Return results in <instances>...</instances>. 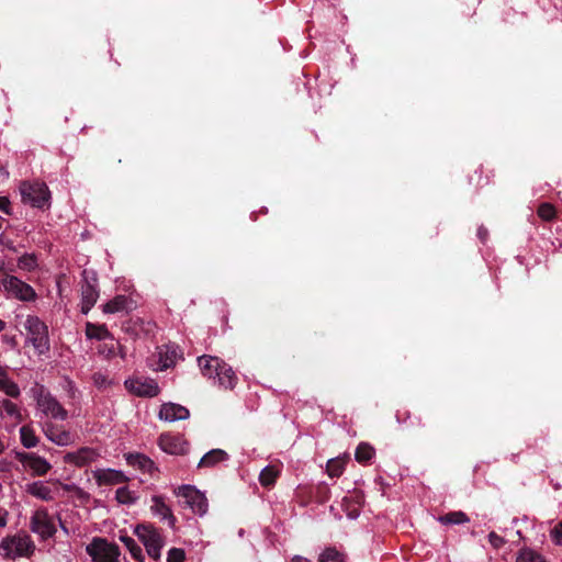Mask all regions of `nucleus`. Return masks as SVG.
I'll list each match as a JSON object with an SVG mask.
<instances>
[{
    "label": "nucleus",
    "instance_id": "1",
    "mask_svg": "<svg viewBox=\"0 0 562 562\" xmlns=\"http://www.w3.org/2000/svg\"><path fill=\"white\" fill-rule=\"evenodd\" d=\"M135 535L143 542L148 555L154 560L160 559V550L165 544V538L159 529L151 524H139L135 528Z\"/></svg>",
    "mask_w": 562,
    "mask_h": 562
},
{
    "label": "nucleus",
    "instance_id": "2",
    "mask_svg": "<svg viewBox=\"0 0 562 562\" xmlns=\"http://www.w3.org/2000/svg\"><path fill=\"white\" fill-rule=\"evenodd\" d=\"M0 548L4 551L5 558L15 560L20 557H30L35 550V544L29 535L23 533L4 538Z\"/></svg>",
    "mask_w": 562,
    "mask_h": 562
},
{
    "label": "nucleus",
    "instance_id": "3",
    "mask_svg": "<svg viewBox=\"0 0 562 562\" xmlns=\"http://www.w3.org/2000/svg\"><path fill=\"white\" fill-rule=\"evenodd\" d=\"M92 562H119L121 550L117 544L109 542L105 538L95 537L86 547Z\"/></svg>",
    "mask_w": 562,
    "mask_h": 562
},
{
    "label": "nucleus",
    "instance_id": "4",
    "mask_svg": "<svg viewBox=\"0 0 562 562\" xmlns=\"http://www.w3.org/2000/svg\"><path fill=\"white\" fill-rule=\"evenodd\" d=\"M25 329L29 331L30 340L40 355H44L49 350L48 329L44 322L37 316H27L24 323Z\"/></svg>",
    "mask_w": 562,
    "mask_h": 562
},
{
    "label": "nucleus",
    "instance_id": "5",
    "mask_svg": "<svg viewBox=\"0 0 562 562\" xmlns=\"http://www.w3.org/2000/svg\"><path fill=\"white\" fill-rule=\"evenodd\" d=\"M21 195L24 203L38 209H43L48 204L50 198L49 190L43 182L22 183Z\"/></svg>",
    "mask_w": 562,
    "mask_h": 562
},
{
    "label": "nucleus",
    "instance_id": "6",
    "mask_svg": "<svg viewBox=\"0 0 562 562\" xmlns=\"http://www.w3.org/2000/svg\"><path fill=\"white\" fill-rule=\"evenodd\" d=\"M1 285L10 296L23 302L34 301L37 296L35 290L30 284L14 276L4 274L1 279Z\"/></svg>",
    "mask_w": 562,
    "mask_h": 562
},
{
    "label": "nucleus",
    "instance_id": "7",
    "mask_svg": "<svg viewBox=\"0 0 562 562\" xmlns=\"http://www.w3.org/2000/svg\"><path fill=\"white\" fill-rule=\"evenodd\" d=\"M30 528L37 533L43 540L55 536L57 529L46 508L36 509L30 521Z\"/></svg>",
    "mask_w": 562,
    "mask_h": 562
},
{
    "label": "nucleus",
    "instance_id": "8",
    "mask_svg": "<svg viewBox=\"0 0 562 562\" xmlns=\"http://www.w3.org/2000/svg\"><path fill=\"white\" fill-rule=\"evenodd\" d=\"M177 496L182 497L187 506H189L194 513L204 515L207 512V499L200 491L194 486L183 485L176 492Z\"/></svg>",
    "mask_w": 562,
    "mask_h": 562
},
{
    "label": "nucleus",
    "instance_id": "9",
    "mask_svg": "<svg viewBox=\"0 0 562 562\" xmlns=\"http://www.w3.org/2000/svg\"><path fill=\"white\" fill-rule=\"evenodd\" d=\"M125 386L131 393L142 397H154L159 393V386L153 379H130L125 381Z\"/></svg>",
    "mask_w": 562,
    "mask_h": 562
},
{
    "label": "nucleus",
    "instance_id": "10",
    "mask_svg": "<svg viewBox=\"0 0 562 562\" xmlns=\"http://www.w3.org/2000/svg\"><path fill=\"white\" fill-rule=\"evenodd\" d=\"M37 405L46 415H50L55 419L65 420L68 417V412L50 393L41 391L37 396Z\"/></svg>",
    "mask_w": 562,
    "mask_h": 562
},
{
    "label": "nucleus",
    "instance_id": "11",
    "mask_svg": "<svg viewBox=\"0 0 562 562\" xmlns=\"http://www.w3.org/2000/svg\"><path fill=\"white\" fill-rule=\"evenodd\" d=\"M15 458L33 471V475L43 476L52 469L50 463L35 453L15 451Z\"/></svg>",
    "mask_w": 562,
    "mask_h": 562
},
{
    "label": "nucleus",
    "instance_id": "12",
    "mask_svg": "<svg viewBox=\"0 0 562 562\" xmlns=\"http://www.w3.org/2000/svg\"><path fill=\"white\" fill-rule=\"evenodd\" d=\"M160 449L169 454H184L189 449V443L180 436L162 434L158 439Z\"/></svg>",
    "mask_w": 562,
    "mask_h": 562
},
{
    "label": "nucleus",
    "instance_id": "13",
    "mask_svg": "<svg viewBox=\"0 0 562 562\" xmlns=\"http://www.w3.org/2000/svg\"><path fill=\"white\" fill-rule=\"evenodd\" d=\"M87 272H83L85 276V282L81 285V313L88 314L89 311L94 306V304L98 301L99 297V291L97 289V285L94 284L97 282L95 278H92L93 283L88 279L86 276Z\"/></svg>",
    "mask_w": 562,
    "mask_h": 562
},
{
    "label": "nucleus",
    "instance_id": "14",
    "mask_svg": "<svg viewBox=\"0 0 562 562\" xmlns=\"http://www.w3.org/2000/svg\"><path fill=\"white\" fill-rule=\"evenodd\" d=\"M98 457L99 453L94 449L83 447L75 452H68L65 456V462L81 468L94 462L98 459Z\"/></svg>",
    "mask_w": 562,
    "mask_h": 562
},
{
    "label": "nucleus",
    "instance_id": "15",
    "mask_svg": "<svg viewBox=\"0 0 562 562\" xmlns=\"http://www.w3.org/2000/svg\"><path fill=\"white\" fill-rule=\"evenodd\" d=\"M93 477L99 486L115 485L127 482V476L117 470L113 469H99L93 472Z\"/></svg>",
    "mask_w": 562,
    "mask_h": 562
},
{
    "label": "nucleus",
    "instance_id": "16",
    "mask_svg": "<svg viewBox=\"0 0 562 562\" xmlns=\"http://www.w3.org/2000/svg\"><path fill=\"white\" fill-rule=\"evenodd\" d=\"M189 409L175 403L162 404L159 411V418L167 422L183 420L189 417Z\"/></svg>",
    "mask_w": 562,
    "mask_h": 562
},
{
    "label": "nucleus",
    "instance_id": "17",
    "mask_svg": "<svg viewBox=\"0 0 562 562\" xmlns=\"http://www.w3.org/2000/svg\"><path fill=\"white\" fill-rule=\"evenodd\" d=\"M199 367L202 374L209 379H215L220 367L223 366L224 361L218 357L201 356L198 358Z\"/></svg>",
    "mask_w": 562,
    "mask_h": 562
},
{
    "label": "nucleus",
    "instance_id": "18",
    "mask_svg": "<svg viewBox=\"0 0 562 562\" xmlns=\"http://www.w3.org/2000/svg\"><path fill=\"white\" fill-rule=\"evenodd\" d=\"M151 510L159 515L162 519L168 520V525L173 528L177 521L171 508L165 503L162 496L155 495L153 497Z\"/></svg>",
    "mask_w": 562,
    "mask_h": 562
},
{
    "label": "nucleus",
    "instance_id": "19",
    "mask_svg": "<svg viewBox=\"0 0 562 562\" xmlns=\"http://www.w3.org/2000/svg\"><path fill=\"white\" fill-rule=\"evenodd\" d=\"M216 378L220 386L224 387L225 390L234 389L237 383V376L235 372L233 371L232 367L225 362L222 367H220V371L217 372Z\"/></svg>",
    "mask_w": 562,
    "mask_h": 562
},
{
    "label": "nucleus",
    "instance_id": "20",
    "mask_svg": "<svg viewBox=\"0 0 562 562\" xmlns=\"http://www.w3.org/2000/svg\"><path fill=\"white\" fill-rule=\"evenodd\" d=\"M126 462L128 465L148 473H150L155 468L154 461L142 453H128L126 456Z\"/></svg>",
    "mask_w": 562,
    "mask_h": 562
},
{
    "label": "nucleus",
    "instance_id": "21",
    "mask_svg": "<svg viewBox=\"0 0 562 562\" xmlns=\"http://www.w3.org/2000/svg\"><path fill=\"white\" fill-rule=\"evenodd\" d=\"M25 491L27 494L45 502H49L54 498L52 490L41 481L26 484Z\"/></svg>",
    "mask_w": 562,
    "mask_h": 562
},
{
    "label": "nucleus",
    "instance_id": "22",
    "mask_svg": "<svg viewBox=\"0 0 562 562\" xmlns=\"http://www.w3.org/2000/svg\"><path fill=\"white\" fill-rule=\"evenodd\" d=\"M132 305V301L125 295H116L113 300L103 305V312L113 314L122 311H127Z\"/></svg>",
    "mask_w": 562,
    "mask_h": 562
},
{
    "label": "nucleus",
    "instance_id": "23",
    "mask_svg": "<svg viewBox=\"0 0 562 562\" xmlns=\"http://www.w3.org/2000/svg\"><path fill=\"white\" fill-rule=\"evenodd\" d=\"M228 459V454L226 451L222 450V449H213L211 451H209L207 453H205L198 467L199 468H209V467H214L215 464L222 462V461H225Z\"/></svg>",
    "mask_w": 562,
    "mask_h": 562
},
{
    "label": "nucleus",
    "instance_id": "24",
    "mask_svg": "<svg viewBox=\"0 0 562 562\" xmlns=\"http://www.w3.org/2000/svg\"><path fill=\"white\" fill-rule=\"evenodd\" d=\"M280 473L281 470L279 467L273 464L267 465L259 474V482L263 487H271L276 484Z\"/></svg>",
    "mask_w": 562,
    "mask_h": 562
},
{
    "label": "nucleus",
    "instance_id": "25",
    "mask_svg": "<svg viewBox=\"0 0 562 562\" xmlns=\"http://www.w3.org/2000/svg\"><path fill=\"white\" fill-rule=\"evenodd\" d=\"M45 435L49 440L59 446H66L70 440V434L68 431L60 430L52 424L47 425L45 429Z\"/></svg>",
    "mask_w": 562,
    "mask_h": 562
},
{
    "label": "nucleus",
    "instance_id": "26",
    "mask_svg": "<svg viewBox=\"0 0 562 562\" xmlns=\"http://www.w3.org/2000/svg\"><path fill=\"white\" fill-rule=\"evenodd\" d=\"M86 336L89 339L105 340L111 337V333L105 325H98L93 323L86 324Z\"/></svg>",
    "mask_w": 562,
    "mask_h": 562
},
{
    "label": "nucleus",
    "instance_id": "27",
    "mask_svg": "<svg viewBox=\"0 0 562 562\" xmlns=\"http://www.w3.org/2000/svg\"><path fill=\"white\" fill-rule=\"evenodd\" d=\"M438 521L442 525H461L470 521L469 516L461 512H449L438 517Z\"/></svg>",
    "mask_w": 562,
    "mask_h": 562
},
{
    "label": "nucleus",
    "instance_id": "28",
    "mask_svg": "<svg viewBox=\"0 0 562 562\" xmlns=\"http://www.w3.org/2000/svg\"><path fill=\"white\" fill-rule=\"evenodd\" d=\"M20 440L23 447L30 449L38 443V438L31 425H23L20 428Z\"/></svg>",
    "mask_w": 562,
    "mask_h": 562
},
{
    "label": "nucleus",
    "instance_id": "29",
    "mask_svg": "<svg viewBox=\"0 0 562 562\" xmlns=\"http://www.w3.org/2000/svg\"><path fill=\"white\" fill-rule=\"evenodd\" d=\"M120 540L127 548L133 559H135L137 562H144L143 550L132 537L122 535L120 536Z\"/></svg>",
    "mask_w": 562,
    "mask_h": 562
},
{
    "label": "nucleus",
    "instance_id": "30",
    "mask_svg": "<svg viewBox=\"0 0 562 562\" xmlns=\"http://www.w3.org/2000/svg\"><path fill=\"white\" fill-rule=\"evenodd\" d=\"M375 454V449L368 442H360L356 449L355 458L359 463L369 462Z\"/></svg>",
    "mask_w": 562,
    "mask_h": 562
},
{
    "label": "nucleus",
    "instance_id": "31",
    "mask_svg": "<svg viewBox=\"0 0 562 562\" xmlns=\"http://www.w3.org/2000/svg\"><path fill=\"white\" fill-rule=\"evenodd\" d=\"M319 562H344L345 555L340 553L336 548H326L318 558Z\"/></svg>",
    "mask_w": 562,
    "mask_h": 562
},
{
    "label": "nucleus",
    "instance_id": "32",
    "mask_svg": "<svg viewBox=\"0 0 562 562\" xmlns=\"http://www.w3.org/2000/svg\"><path fill=\"white\" fill-rule=\"evenodd\" d=\"M516 562H546L544 558L531 549H522Z\"/></svg>",
    "mask_w": 562,
    "mask_h": 562
},
{
    "label": "nucleus",
    "instance_id": "33",
    "mask_svg": "<svg viewBox=\"0 0 562 562\" xmlns=\"http://www.w3.org/2000/svg\"><path fill=\"white\" fill-rule=\"evenodd\" d=\"M345 462L340 459H330L327 462V473L331 477H339L344 472Z\"/></svg>",
    "mask_w": 562,
    "mask_h": 562
},
{
    "label": "nucleus",
    "instance_id": "34",
    "mask_svg": "<svg viewBox=\"0 0 562 562\" xmlns=\"http://www.w3.org/2000/svg\"><path fill=\"white\" fill-rule=\"evenodd\" d=\"M18 266L20 269L26 270V271H33L36 266V257L33 254H25L21 256L18 260Z\"/></svg>",
    "mask_w": 562,
    "mask_h": 562
},
{
    "label": "nucleus",
    "instance_id": "35",
    "mask_svg": "<svg viewBox=\"0 0 562 562\" xmlns=\"http://www.w3.org/2000/svg\"><path fill=\"white\" fill-rule=\"evenodd\" d=\"M115 498L121 504H134L136 501V497L133 495V493L128 490V487L123 486L116 490L115 492Z\"/></svg>",
    "mask_w": 562,
    "mask_h": 562
},
{
    "label": "nucleus",
    "instance_id": "36",
    "mask_svg": "<svg viewBox=\"0 0 562 562\" xmlns=\"http://www.w3.org/2000/svg\"><path fill=\"white\" fill-rule=\"evenodd\" d=\"M0 411L4 412L9 416L15 417L19 422L22 420V415L19 411V407L10 400H3L1 402Z\"/></svg>",
    "mask_w": 562,
    "mask_h": 562
},
{
    "label": "nucleus",
    "instance_id": "37",
    "mask_svg": "<svg viewBox=\"0 0 562 562\" xmlns=\"http://www.w3.org/2000/svg\"><path fill=\"white\" fill-rule=\"evenodd\" d=\"M537 214L543 221H552L555 217V207L550 203H541L538 207Z\"/></svg>",
    "mask_w": 562,
    "mask_h": 562
},
{
    "label": "nucleus",
    "instance_id": "38",
    "mask_svg": "<svg viewBox=\"0 0 562 562\" xmlns=\"http://www.w3.org/2000/svg\"><path fill=\"white\" fill-rule=\"evenodd\" d=\"M61 487L66 492H74L76 497L80 499L81 503H87L90 498L89 493L85 492L82 488L75 484H61Z\"/></svg>",
    "mask_w": 562,
    "mask_h": 562
},
{
    "label": "nucleus",
    "instance_id": "39",
    "mask_svg": "<svg viewBox=\"0 0 562 562\" xmlns=\"http://www.w3.org/2000/svg\"><path fill=\"white\" fill-rule=\"evenodd\" d=\"M330 497V490L326 484H318L315 488V499L319 504L326 503Z\"/></svg>",
    "mask_w": 562,
    "mask_h": 562
},
{
    "label": "nucleus",
    "instance_id": "40",
    "mask_svg": "<svg viewBox=\"0 0 562 562\" xmlns=\"http://www.w3.org/2000/svg\"><path fill=\"white\" fill-rule=\"evenodd\" d=\"M186 560V552L180 548H171L168 551L167 562H183Z\"/></svg>",
    "mask_w": 562,
    "mask_h": 562
},
{
    "label": "nucleus",
    "instance_id": "41",
    "mask_svg": "<svg viewBox=\"0 0 562 562\" xmlns=\"http://www.w3.org/2000/svg\"><path fill=\"white\" fill-rule=\"evenodd\" d=\"M2 391L10 397L16 398L20 396V389L18 384L11 380H7Z\"/></svg>",
    "mask_w": 562,
    "mask_h": 562
},
{
    "label": "nucleus",
    "instance_id": "42",
    "mask_svg": "<svg viewBox=\"0 0 562 562\" xmlns=\"http://www.w3.org/2000/svg\"><path fill=\"white\" fill-rule=\"evenodd\" d=\"M550 537L557 546L562 544V520L550 530Z\"/></svg>",
    "mask_w": 562,
    "mask_h": 562
},
{
    "label": "nucleus",
    "instance_id": "43",
    "mask_svg": "<svg viewBox=\"0 0 562 562\" xmlns=\"http://www.w3.org/2000/svg\"><path fill=\"white\" fill-rule=\"evenodd\" d=\"M488 541L496 549L501 548L505 543L504 538H502L494 531L488 533Z\"/></svg>",
    "mask_w": 562,
    "mask_h": 562
},
{
    "label": "nucleus",
    "instance_id": "44",
    "mask_svg": "<svg viewBox=\"0 0 562 562\" xmlns=\"http://www.w3.org/2000/svg\"><path fill=\"white\" fill-rule=\"evenodd\" d=\"M0 211L8 215L11 214V202L7 196H0Z\"/></svg>",
    "mask_w": 562,
    "mask_h": 562
},
{
    "label": "nucleus",
    "instance_id": "45",
    "mask_svg": "<svg viewBox=\"0 0 562 562\" xmlns=\"http://www.w3.org/2000/svg\"><path fill=\"white\" fill-rule=\"evenodd\" d=\"M487 236H488V231H487V228H486V227H484V226H480V227L477 228V237L480 238V240H481L482 243H485V241H486V239H487Z\"/></svg>",
    "mask_w": 562,
    "mask_h": 562
},
{
    "label": "nucleus",
    "instance_id": "46",
    "mask_svg": "<svg viewBox=\"0 0 562 562\" xmlns=\"http://www.w3.org/2000/svg\"><path fill=\"white\" fill-rule=\"evenodd\" d=\"M482 171H483L482 168H480L479 170H475V173H479L477 180L475 181V186H477V187H484V186L488 184V179L487 178H486V180L483 183H481V173H482Z\"/></svg>",
    "mask_w": 562,
    "mask_h": 562
},
{
    "label": "nucleus",
    "instance_id": "47",
    "mask_svg": "<svg viewBox=\"0 0 562 562\" xmlns=\"http://www.w3.org/2000/svg\"><path fill=\"white\" fill-rule=\"evenodd\" d=\"M11 463L7 460H0V471H9Z\"/></svg>",
    "mask_w": 562,
    "mask_h": 562
},
{
    "label": "nucleus",
    "instance_id": "48",
    "mask_svg": "<svg viewBox=\"0 0 562 562\" xmlns=\"http://www.w3.org/2000/svg\"><path fill=\"white\" fill-rule=\"evenodd\" d=\"M160 361H161V369H168L173 363V361L169 357H166L165 360L160 359Z\"/></svg>",
    "mask_w": 562,
    "mask_h": 562
},
{
    "label": "nucleus",
    "instance_id": "49",
    "mask_svg": "<svg viewBox=\"0 0 562 562\" xmlns=\"http://www.w3.org/2000/svg\"><path fill=\"white\" fill-rule=\"evenodd\" d=\"M291 562H312V561L304 557H301V555H294L292 558Z\"/></svg>",
    "mask_w": 562,
    "mask_h": 562
},
{
    "label": "nucleus",
    "instance_id": "50",
    "mask_svg": "<svg viewBox=\"0 0 562 562\" xmlns=\"http://www.w3.org/2000/svg\"><path fill=\"white\" fill-rule=\"evenodd\" d=\"M7 525V517L5 515L0 514V527H4Z\"/></svg>",
    "mask_w": 562,
    "mask_h": 562
},
{
    "label": "nucleus",
    "instance_id": "51",
    "mask_svg": "<svg viewBox=\"0 0 562 562\" xmlns=\"http://www.w3.org/2000/svg\"><path fill=\"white\" fill-rule=\"evenodd\" d=\"M7 380H8V379H0V391H2V390H3V387H4V384H5Z\"/></svg>",
    "mask_w": 562,
    "mask_h": 562
},
{
    "label": "nucleus",
    "instance_id": "52",
    "mask_svg": "<svg viewBox=\"0 0 562 562\" xmlns=\"http://www.w3.org/2000/svg\"><path fill=\"white\" fill-rule=\"evenodd\" d=\"M0 173L3 175V176H8L9 175L3 166H0Z\"/></svg>",
    "mask_w": 562,
    "mask_h": 562
},
{
    "label": "nucleus",
    "instance_id": "53",
    "mask_svg": "<svg viewBox=\"0 0 562 562\" xmlns=\"http://www.w3.org/2000/svg\"><path fill=\"white\" fill-rule=\"evenodd\" d=\"M4 450H5V446L2 442V440L0 439V454L3 453Z\"/></svg>",
    "mask_w": 562,
    "mask_h": 562
},
{
    "label": "nucleus",
    "instance_id": "54",
    "mask_svg": "<svg viewBox=\"0 0 562 562\" xmlns=\"http://www.w3.org/2000/svg\"><path fill=\"white\" fill-rule=\"evenodd\" d=\"M4 327L5 323L2 319H0V333L4 329Z\"/></svg>",
    "mask_w": 562,
    "mask_h": 562
},
{
    "label": "nucleus",
    "instance_id": "55",
    "mask_svg": "<svg viewBox=\"0 0 562 562\" xmlns=\"http://www.w3.org/2000/svg\"><path fill=\"white\" fill-rule=\"evenodd\" d=\"M3 269V261L0 259V271Z\"/></svg>",
    "mask_w": 562,
    "mask_h": 562
},
{
    "label": "nucleus",
    "instance_id": "56",
    "mask_svg": "<svg viewBox=\"0 0 562 562\" xmlns=\"http://www.w3.org/2000/svg\"><path fill=\"white\" fill-rule=\"evenodd\" d=\"M473 182H474V178L470 177V183H473Z\"/></svg>",
    "mask_w": 562,
    "mask_h": 562
}]
</instances>
